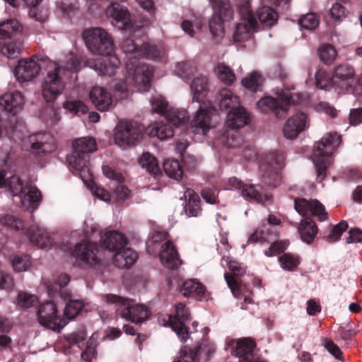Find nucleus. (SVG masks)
I'll list each match as a JSON object with an SVG mask.
<instances>
[{
	"label": "nucleus",
	"mask_w": 362,
	"mask_h": 362,
	"mask_svg": "<svg viewBox=\"0 0 362 362\" xmlns=\"http://www.w3.org/2000/svg\"><path fill=\"white\" fill-rule=\"evenodd\" d=\"M37 302L38 298L33 294L22 291L18 295V303L21 307H33L35 305Z\"/></svg>",
	"instance_id": "59"
},
{
	"label": "nucleus",
	"mask_w": 362,
	"mask_h": 362,
	"mask_svg": "<svg viewBox=\"0 0 362 362\" xmlns=\"http://www.w3.org/2000/svg\"><path fill=\"white\" fill-rule=\"evenodd\" d=\"M89 96L95 108L101 112L108 111L114 104L111 92H90Z\"/></svg>",
	"instance_id": "37"
},
{
	"label": "nucleus",
	"mask_w": 362,
	"mask_h": 362,
	"mask_svg": "<svg viewBox=\"0 0 362 362\" xmlns=\"http://www.w3.org/2000/svg\"><path fill=\"white\" fill-rule=\"evenodd\" d=\"M82 36L87 47L92 53L105 56L103 64H98L86 61V66L98 71L101 75H114L119 66L120 62L113 54L115 47L111 36L100 28L86 29Z\"/></svg>",
	"instance_id": "4"
},
{
	"label": "nucleus",
	"mask_w": 362,
	"mask_h": 362,
	"mask_svg": "<svg viewBox=\"0 0 362 362\" xmlns=\"http://www.w3.org/2000/svg\"><path fill=\"white\" fill-rule=\"evenodd\" d=\"M70 281L69 275L66 274H60L57 279L54 281V284H47L46 286L49 295L53 297L59 293L61 289L64 287Z\"/></svg>",
	"instance_id": "53"
},
{
	"label": "nucleus",
	"mask_w": 362,
	"mask_h": 362,
	"mask_svg": "<svg viewBox=\"0 0 362 362\" xmlns=\"http://www.w3.org/2000/svg\"><path fill=\"white\" fill-rule=\"evenodd\" d=\"M180 291L185 297L193 296L200 300L206 299L205 286L194 279H188L184 281Z\"/></svg>",
	"instance_id": "32"
},
{
	"label": "nucleus",
	"mask_w": 362,
	"mask_h": 362,
	"mask_svg": "<svg viewBox=\"0 0 362 362\" xmlns=\"http://www.w3.org/2000/svg\"><path fill=\"white\" fill-rule=\"evenodd\" d=\"M238 6L241 19L235 26L233 38L235 42H241L256 30L257 22L251 11L250 0H239Z\"/></svg>",
	"instance_id": "12"
},
{
	"label": "nucleus",
	"mask_w": 362,
	"mask_h": 362,
	"mask_svg": "<svg viewBox=\"0 0 362 362\" xmlns=\"http://www.w3.org/2000/svg\"><path fill=\"white\" fill-rule=\"evenodd\" d=\"M40 70V64L36 57L30 59H24L18 62L15 68L14 75L20 83L28 82L35 78Z\"/></svg>",
	"instance_id": "23"
},
{
	"label": "nucleus",
	"mask_w": 362,
	"mask_h": 362,
	"mask_svg": "<svg viewBox=\"0 0 362 362\" xmlns=\"http://www.w3.org/2000/svg\"><path fill=\"white\" fill-rule=\"evenodd\" d=\"M204 92H194L193 102L200 103L199 108L190 124L192 132L196 134H205L211 128V118L216 112L210 102L202 101Z\"/></svg>",
	"instance_id": "11"
},
{
	"label": "nucleus",
	"mask_w": 362,
	"mask_h": 362,
	"mask_svg": "<svg viewBox=\"0 0 362 362\" xmlns=\"http://www.w3.org/2000/svg\"><path fill=\"white\" fill-rule=\"evenodd\" d=\"M316 112L320 113H325L331 117H336L337 115V110L327 102H320L315 106Z\"/></svg>",
	"instance_id": "63"
},
{
	"label": "nucleus",
	"mask_w": 362,
	"mask_h": 362,
	"mask_svg": "<svg viewBox=\"0 0 362 362\" xmlns=\"http://www.w3.org/2000/svg\"><path fill=\"white\" fill-rule=\"evenodd\" d=\"M348 228V223L345 221H341L337 224L332 230L331 233L325 238L327 242L332 243L338 241L342 233Z\"/></svg>",
	"instance_id": "58"
},
{
	"label": "nucleus",
	"mask_w": 362,
	"mask_h": 362,
	"mask_svg": "<svg viewBox=\"0 0 362 362\" xmlns=\"http://www.w3.org/2000/svg\"><path fill=\"white\" fill-rule=\"evenodd\" d=\"M24 98L21 92H6L0 98V105L11 113L16 114L22 110Z\"/></svg>",
	"instance_id": "30"
},
{
	"label": "nucleus",
	"mask_w": 362,
	"mask_h": 362,
	"mask_svg": "<svg viewBox=\"0 0 362 362\" xmlns=\"http://www.w3.org/2000/svg\"><path fill=\"white\" fill-rule=\"evenodd\" d=\"M308 116L305 113H297L291 117L284 127V134L286 139H293L307 127Z\"/></svg>",
	"instance_id": "25"
},
{
	"label": "nucleus",
	"mask_w": 362,
	"mask_h": 362,
	"mask_svg": "<svg viewBox=\"0 0 362 362\" xmlns=\"http://www.w3.org/2000/svg\"><path fill=\"white\" fill-rule=\"evenodd\" d=\"M288 243L287 241H276L273 243L269 249L265 250L264 253L267 257H272L275 256L282 252H284L287 246Z\"/></svg>",
	"instance_id": "61"
},
{
	"label": "nucleus",
	"mask_w": 362,
	"mask_h": 362,
	"mask_svg": "<svg viewBox=\"0 0 362 362\" xmlns=\"http://www.w3.org/2000/svg\"><path fill=\"white\" fill-rule=\"evenodd\" d=\"M99 235L96 230L92 228V234L87 240L78 243L73 250L69 252L77 262L86 267H93L98 264L99 260L97 255L98 247L95 239Z\"/></svg>",
	"instance_id": "14"
},
{
	"label": "nucleus",
	"mask_w": 362,
	"mask_h": 362,
	"mask_svg": "<svg viewBox=\"0 0 362 362\" xmlns=\"http://www.w3.org/2000/svg\"><path fill=\"white\" fill-rule=\"evenodd\" d=\"M151 105L153 112L164 116L175 127L180 129L181 132L187 129L189 118L187 112L173 108L162 95L153 96Z\"/></svg>",
	"instance_id": "10"
},
{
	"label": "nucleus",
	"mask_w": 362,
	"mask_h": 362,
	"mask_svg": "<svg viewBox=\"0 0 362 362\" xmlns=\"http://www.w3.org/2000/svg\"><path fill=\"white\" fill-rule=\"evenodd\" d=\"M163 170L170 178L178 180L182 177L183 173L177 160L168 159L163 163Z\"/></svg>",
	"instance_id": "44"
},
{
	"label": "nucleus",
	"mask_w": 362,
	"mask_h": 362,
	"mask_svg": "<svg viewBox=\"0 0 362 362\" xmlns=\"http://www.w3.org/2000/svg\"><path fill=\"white\" fill-rule=\"evenodd\" d=\"M159 257L161 264L170 269H177L182 263L177 250L171 241H167L161 246Z\"/></svg>",
	"instance_id": "27"
},
{
	"label": "nucleus",
	"mask_w": 362,
	"mask_h": 362,
	"mask_svg": "<svg viewBox=\"0 0 362 362\" xmlns=\"http://www.w3.org/2000/svg\"><path fill=\"white\" fill-rule=\"evenodd\" d=\"M123 182L112 184L111 187L113 189L112 197L118 203H122L130 197V191L125 187Z\"/></svg>",
	"instance_id": "52"
},
{
	"label": "nucleus",
	"mask_w": 362,
	"mask_h": 362,
	"mask_svg": "<svg viewBox=\"0 0 362 362\" xmlns=\"http://www.w3.org/2000/svg\"><path fill=\"white\" fill-rule=\"evenodd\" d=\"M23 27L18 21L8 19L0 23V38H10L20 33Z\"/></svg>",
	"instance_id": "40"
},
{
	"label": "nucleus",
	"mask_w": 362,
	"mask_h": 362,
	"mask_svg": "<svg viewBox=\"0 0 362 362\" xmlns=\"http://www.w3.org/2000/svg\"><path fill=\"white\" fill-rule=\"evenodd\" d=\"M73 148L74 153L66 157L72 173L80 176L93 196L105 202L110 201V193L94 183L93 175L88 165L89 156L86 154L96 151L95 140L88 136L77 139L73 142Z\"/></svg>",
	"instance_id": "2"
},
{
	"label": "nucleus",
	"mask_w": 362,
	"mask_h": 362,
	"mask_svg": "<svg viewBox=\"0 0 362 362\" xmlns=\"http://www.w3.org/2000/svg\"><path fill=\"white\" fill-rule=\"evenodd\" d=\"M122 49L129 55L127 63L128 76L126 83L139 88H148L153 78V70L146 64H135L136 59L141 57L156 59L160 56V50L148 43H144L139 47L138 44L131 39L124 40Z\"/></svg>",
	"instance_id": "1"
},
{
	"label": "nucleus",
	"mask_w": 362,
	"mask_h": 362,
	"mask_svg": "<svg viewBox=\"0 0 362 362\" xmlns=\"http://www.w3.org/2000/svg\"><path fill=\"white\" fill-rule=\"evenodd\" d=\"M138 259L137 253L129 247L122 246L115 252L114 264L119 268H128L136 262Z\"/></svg>",
	"instance_id": "33"
},
{
	"label": "nucleus",
	"mask_w": 362,
	"mask_h": 362,
	"mask_svg": "<svg viewBox=\"0 0 362 362\" xmlns=\"http://www.w3.org/2000/svg\"><path fill=\"white\" fill-rule=\"evenodd\" d=\"M215 351L214 343L203 340L194 349L183 346L180 350L179 358L174 362H204L209 360Z\"/></svg>",
	"instance_id": "16"
},
{
	"label": "nucleus",
	"mask_w": 362,
	"mask_h": 362,
	"mask_svg": "<svg viewBox=\"0 0 362 362\" xmlns=\"http://www.w3.org/2000/svg\"><path fill=\"white\" fill-rule=\"evenodd\" d=\"M11 264L16 272H25L31 266L30 257L27 255H16L11 259Z\"/></svg>",
	"instance_id": "51"
},
{
	"label": "nucleus",
	"mask_w": 362,
	"mask_h": 362,
	"mask_svg": "<svg viewBox=\"0 0 362 362\" xmlns=\"http://www.w3.org/2000/svg\"><path fill=\"white\" fill-rule=\"evenodd\" d=\"M281 267L284 270L292 271L300 264L299 257L291 253H284L279 257Z\"/></svg>",
	"instance_id": "49"
},
{
	"label": "nucleus",
	"mask_w": 362,
	"mask_h": 362,
	"mask_svg": "<svg viewBox=\"0 0 362 362\" xmlns=\"http://www.w3.org/2000/svg\"><path fill=\"white\" fill-rule=\"evenodd\" d=\"M177 71L180 77L187 78L194 74L196 71V66L192 62H182L177 65Z\"/></svg>",
	"instance_id": "60"
},
{
	"label": "nucleus",
	"mask_w": 362,
	"mask_h": 362,
	"mask_svg": "<svg viewBox=\"0 0 362 362\" xmlns=\"http://www.w3.org/2000/svg\"><path fill=\"white\" fill-rule=\"evenodd\" d=\"M228 185L230 189L240 190L242 196L247 200H253L259 204H265L272 200L270 194L259 192L258 185L245 184L237 177H230L228 180Z\"/></svg>",
	"instance_id": "19"
},
{
	"label": "nucleus",
	"mask_w": 362,
	"mask_h": 362,
	"mask_svg": "<svg viewBox=\"0 0 362 362\" xmlns=\"http://www.w3.org/2000/svg\"><path fill=\"white\" fill-rule=\"evenodd\" d=\"M82 36L87 47L92 53L105 56L103 64H98L86 61V66L98 71L101 75H114L119 66L120 62L113 54L115 47L111 36L100 28L86 29Z\"/></svg>",
	"instance_id": "3"
},
{
	"label": "nucleus",
	"mask_w": 362,
	"mask_h": 362,
	"mask_svg": "<svg viewBox=\"0 0 362 362\" xmlns=\"http://www.w3.org/2000/svg\"><path fill=\"white\" fill-rule=\"evenodd\" d=\"M141 136L139 127L129 121H119L115 129L114 141L116 145L126 148L134 145Z\"/></svg>",
	"instance_id": "17"
},
{
	"label": "nucleus",
	"mask_w": 362,
	"mask_h": 362,
	"mask_svg": "<svg viewBox=\"0 0 362 362\" xmlns=\"http://www.w3.org/2000/svg\"><path fill=\"white\" fill-rule=\"evenodd\" d=\"M329 13L334 21H341L346 17L347 11L344 6L336 3L332 6Z\"/></svg>",
	"instance_id": "62"
},
{
	"label": "nucleus",
	"mask_w": 362,
	"mask_h": 362,
	"mask_svg": "<svg viewBox=\"0 0 362 362\" xmlns=\"http://www.w3.org/2000/svg\"><path fill=\"white\" fill-rule=\"evenodd\" d=\"M295 209L301 216L313 215L319 221H325L328 218L325 208L317 199H296L295 200Z\"/></svg>",
	"instance_id": "22"
},
{
	"label": "nucleus",
	"mask_w": 362,
	"mask_h": 362,
	"mask_svg": "<svg viewBox=\"0 0 362 362\" xmlns=\"http://www.w3.org/2000/svg\"><path fill=\"white\" fill-rule=\"evenodd\" d=\"M37 319L40 325L57 332H59L67 324L64 317L57 314V306L53 302L47 301L40 306Z\"/></svg>",
	"instance_id": "18"
},
{
	"label": "nucleus",
	"mask_w": 362,
	"mask_h": 362,
	"mask_svg": "<svg viewBox=\"0 0 362 362\" xmlns=\"http://www.w3.org/2000/svg\"><path fill=\"white\" fill-rule=\"evenodd\" d=\"M23 49L22 44L19 42H11L4 44L1 49V53L8 58H15L18 57Z\"/></svg>",
	"instance_id": "56"
},
{
	"label": "nucleus",
	"mask_w": 362,
	"mask_h": 362,
	"mask_svg": "<svg viewBox=\"0 0 362 362\" xmlns=\"http://www.w3.org/2000/svg\"><path fill=\"white\" fill-rule=\"evenodd\" d=\"M184 197L187 199L185 206V211L189 216L196 217L201 214V199L199 195L191 189H187L185 192Z\"/></svg>",
	"instance_id": "38"
},
{
	"label": "nucleus",
	"mask_w": 362,
	"mask_h": 362,
	"mask_svg": "<svg viewBox=\"0 0 362 362\" xmlns=\"http://www.w3.org/2000/svg\"><path fill=\"white\" fill-rule=\"evenodd\" d=\"M101 247L110 251L116 252L127 245L124 235L117 231H107L100 236Z\"/></svg>",
	"instance_id": "31"
},
{
	"label": "nucleus",
	"mask_w": 362,
	"mask_h": 362,
	"mask_svg": "<svg viewBox=\"0 0 362 362\" xmlns=\"http://www.w3.org/2000/svg\"><path fill=\"white\" fill-rule=\"evenodd\" d=\"M146 133L151 137H156L160 140H166L172 138L175 132L169 124L163 122H156L151 124L146 129Z\"/></svg>",
	"instance_id": "34"
},
{
	"label": "nucleus",
	"mask_w": 362,
	"mask_h": 362,
	"mask_svg": "<svg viewBox=\"0 0 362 362\" xmlns=\"http://www.w3.org/2000/svg\"><path fill=\"white\" fill-rule=\"evenodd\" d=\"M5 175V172L0 170V188H6L13 196H19L25 209H35L41 201L40 192L35 187L24 186L18 176L10 177L4 181Z\"/></svg>",
	"instance_id": "7"
},
{
	"label": "nucleus",
	"mask_w": 362,
	"mask_h": 362,
	"mask_svg": "<svg viewBox=\"0 0 362 362\" xmlns=\"http://www.w3.org/2000/svg\"><path fill=\"white\" fill-rule=\"evenodd\" d=\"M300 93L279 92L276 98L267 96L257 103V108L264 113L272 112L276 117H284L291 105L300 103Z\"/></svg>",
	"instance_id": "9"
},
{
	"label": "nucleus",
	"mask_w": 362,
	"mask_h": 362,
	"mask_svg": "<svg viewBox=\"0 0 362 362\" xmlns=\"http://www.w3.org/2000/svg\"><path fill=\"white\" fill-rule=\"evenodd\" d=\"M83 306V303L80 300H70L66 305L64 316L62 317H64V319L68 322L69 320L74 318L77 315L79 314Z\"/></svg>",
	"instance_id": "48"
},
{
	"label": "nucleus",
	"mask_w": 362,
	"mask_h": 362,
	"mask_svg": "<svg viewBox=\"0 0 362 362\" xmlns=\"http://www.w3.org/2000/svg\"><path fill=\"white\" fill-rule=\"evenodd\" d=\"M218 78L226 85L233 84L236 78L233 71L223 63L218 64L214 69Z\"/></svg>",
	"instance_id": "43"
},
{
	"label": "nucleus",
	"mask_w": 362,
	"mask_h": 362,
	"mask_svg": "<svg viewBox=\"0 0 362 362\" xmlns=\"http://www.w3.org/2000/svg\"><path fill=\"white\" fill-rule=\"evenodd\" d=\"M249 122L250 116L243 106L238 107L235 110L228 112L226 123L230 128H242L247 125Z\"/></svg>",
	"instance_id": "35"
},
{
	"label": "nucleus",
	"mask_w": 362,
	"mask_h": 362,
	"mask_svg": "<svg viewBox=\"0 0 362 362\" xmlns=\"http://www.w3.org/2000/svg\"><path fill=\"white\" fill-rule=\"evenodd\" d=\"M341 142V136L335 132H330L325 135L322 139L315 144L313 161L317 171V180L322 182L326 175V170L331 161L337 147Z\"/></svg>",
	"instance_id": "6"
},
{
	"label": "nucleus",
	"mask_w": 362,
	"mask_h": 362,
	"mask_svg": "<svg viewBox=\"0 0 362 362\" xmlns=\"http://www.w3.org/2000/svg\"><path fill=\"white\" fill-rule=\"evenodd\" d=\"M320 60L326 64H331L336 59L337 52L331 45H323L318 49Z\"/></svg>",
	"instance_id": "47"
},
{
	"label": "nucleus",
	"mask_w": 362,
	"mask_h": 362,
	"mask_svg": "<svg viewBox=\"0 0 362 362\" xmlns=\"http://www.w3.org/2000/svg\"><path fill=\"white\" fill-rule=\"evenodd\" d=\"M259 163V169L264 179H279L280 171L285 166V156L281 152L267 153L262 156Z\"/></svg>",
	"instance_id": "15"
},
{
	"label": "nucleus",
	"mask_w": 362,
	"mask_h": 362,
	"mask_svg": "<svg viewBox=\"0 0 362 362\" xmlns=\"http://www.w3.org/2000/svg\"><path fill=\"white\" fill-rule=\"evenodd\" d=\"M139 164L142 168L146 169L154 176L160 174V169L156 158L148 152L142 154L139 159Z\"/></svg>",
	"instance_id": "41"
},
{
	"label": "nucleus",
	"mask_w": 362,
	"mask_h": 362,
	"mask_svg": "<svg viewBox=\"0 0 362 362\" xmlns=\"http://www.w3.org/2000/svg\"><path fill=\"white\" fill-rule=\"evenodd\" d=\"M258 18L262 25L272 26L277 21L276 12L269 6H262L257 11Z\"/></svg>",
	"instance_id": "45"
},
{
	"label": "nucleus",
	"mask_w": 362,
	"mask_h": 362,
	"mask_svg": "<svg viewBox=\"0 0 362 362\" xmlns=\"http://www.w3.org/2000/svg\"><path fill=\"white\" fill-rule=\"evenodd\" d=\"M106 15L113 19L112 23L119 29L127 30L132 26L128 11L117 3H112L106 9Z\"/></svg>",
	"instance_id": "26"
},
{
	"label": "nucleus",
	"mask_w": 362,
	"mask_h": 362,
	"mask_svg": "<svg viewBox=\"0 0 362 362\" xmlns=\"http://www.w3.org/2000/svg\"><path fill=\"white\" fill-rule=\"evenodd\" d=\"M264 82V78L258 71H252L244 78L242 79L241 83L245 88H257Z\"/></svg>",
	"instance_id": "50"
},
{
	"label": "nucleus",
	"mask_w": 362,
	"mask_h": 362,
	"mask_svg": "<svg viewBox=\"0 0 362 362\" xmlns=\"http://www.w3.org/2000/svg\"><path fill=\"white\" fill-rule=\"evenodd\" d=\"M298 23L301 28L312 30L318 27L320 18L315 13H309L303 16Z\"/></svg>",
	"instance_id": "55"
},
{
	"label": "nucleus",
	"mask_w": 362,
	"mask_h": 362,
	"mask_svg": "<svg viewBox=\"0 0 362 362\" xmlns=\"http://www.w3.org/2000/svg\"><path fill=\"white\" fill-rule=\"evenodd\" d=\"M222 98L220 101V109L223 110L233 111L241 107L240 105V98L233 93V92H227L224 95H221Z\"/></svg>",
	"instance_id": "46"
},
{
	"label": "nucleus",
	"mask_w": 362,
	"mask_h": 362,
	"mask_svg": "<svg viewBox=\"0 0 362 362\" xmlns=\"http://www.w3.org/2000/svg\"><path fill=\"white\" fill-rule=\"evenodd\" d=\"M323 344L326 350L334 356L337 359H342V352L339 347L334 343V341L329 339H325Z\"/></svg>",
	"instance_id": "64"
},
{
	"label": "nucleus",
	"mask_w": 362,
	"mask_h": 362,
	"mask_svg": "<svg viewBox=\"0 0 362 362\" xmlns=\"http://www.w3.org/2000/svg\"><path fill=\"white\" fill-rule=\"evenodd\" d=\"M224 277L233 296L238 300H243L241 308L246 309L245 305L252 303V292L250 289L246 286L239 283L233 276H230L227 274H225Z\"/></svg>",
	"instance_id": "28"
},
{
	"label": "nucleus",
	"mask_w": 362,
	"mask_h": 362,
	"mask_svg": "<svg viewBox=\"0 0 362 362\" xmlns=\"http://www.w3.org/2000/svg\"><path fill=\"white\" fill-rule=\"evenodd\" d=\"M299 233L303 242L308 244L312 243L317 233L315 222L310 218H303L300 223Z\"/></svg>",
	"instance_id": "39"
},
{
	"label": "nucleus",
	"mask_w": 362,
	"mask_h": 362,
	"mask_svg": "<svg viewBox=\"0 0 362 362\" xmlns=\"http://www.w3.org/2000/svg\"><path fill=\"white\" fill-rule=\"evenodd\" d=\"M28 141L30 152L36 155L50 153L57 148L55 139L50 133H38L30 136Z\"/></svg>",
	"instance_id": "21"
},
{
	"label": "nucleus",
	"mask_w": 362,
	"mask_h": 362,
	"mask_svg": "<svg viewBox=\"0 0 362 362\" xmlns=\"http://www.w3.org/2000/svg\"><path fill=\"white\" fill-rule=\"evenodd\" d=\"M176 317L168 315V321L163 325L170 326L176 333L182 341H185L189 337L187 327L182 321L187 320L189 317V313L186 306L182 303H177L175 305Z\"/></svg>",
	"instance_id": "20"
},
{
	"label": "nucleus",
	"mask_w": 362,
	"mask_h": 362,
	"mask_svg": "<svg viewBox=\"0 0 362 362\" xmlns=\"http://www.w3.org/2000/svg\"><path fill=\"white\" fill-rule=\"evenodd\" d=\"M107 304H114L122 318L135 323H141L148 315L149 310L144 305H133L131 300L115 294H106L102 296Z\"/></svg>",
	"instance_id": "8"
},
{
	"label": "nucleus",
	"mask_w": 362,
	"mask_h": 362,
	"mask_svg": "<svg viewBox=\"0 0 362 362\" xmlns=\"http://www.w3.org/2000/svg\"><path fill=\"white\" fill-rule=\"evenodd\" d=\"M25 237L33 245L41 248L51 246L53 243L50 234L45 228L38 226L30 227L26 231Z\"/></svg>",
	"instance_id": "29"
},
{
	"label": "nucleus",
	"mask_w": 362,
	"mask_h": 362,
	"mask_svg": "<svg viewBox=\"0 0 362 362\" xmlns=\"http://www.w3.org/2000/svg\"><path fill=\"white\" fill-rule=\"evenodd\" d=\"M315 83L317 88L324 90L337 89L336 83H333V77L330 78L327 71L320 69L315 74Z\"/></svg>",
	"instance_id": "42"
},
{
	"label": "nucleus",
	"mask_w": 362,
	"mask_h": 362,
	"mask_svg": "<svg viewBox=\"0 0 362 362\" xmlns=\"http://www.w3.org/2000/svg\"><path fill=\"white\" fill-rule=\"evenodd\" d=\"M0 223L13 230H19L24 228V222L21 218L12 214H6L0 218Z\"/></svg>",
	"instance_id": "54"
},
{
	"label": "nucleus",
	"mask_w": 362,
	"mask_h": 362,
	"mask_svg": "<svg viewBox=\"0 0 362 362\" xmlns=\"http://www.w3.org/2000/svg\"><path fill=\"white\" fill-rule=\"evenodd\" d=\"M64 107L79 116L86 115L88 112V107L81 100L67 101L64 104Z\"/></svg>",
	"instance_id": "57"
},
{
	"label": "nucleus",
	"mask_w": 362,
	"mask_h": 362,
	"mask_svg": "<svg viewBox=\"0 0 362 362\" xmlns=\"http://www.w3.org/2000/svg\"><path fill=\"white\" fill-rule=\"evenodd\" d=\"M255 341L250 338H244L235 342L231 353L239 358V362H267L254 353Z\"/></svg>",
	"instance_id": "24"
},
{
	"label": "nucleus",
	"mask_w": 362,
	"mask_h": 362,
	"mask_svg": "<svg viewBox=\"0 0 362 362\" xmlns=\"http://www.w3.org/2000/svg\"><path fill=\"white\" fill-rule=\"evenodd\" d=\"M354 70L346 65H340L335 68L333 75V83H336L338 88H347L353 81Z\"/></svg>",
	"instance_id": "36"
},
{
	"label": "nucleus",
	"mask_w": 362,
	"mask_h": 362,
	"mask_svg": "<svg viewBox=\"0 0 362 362\" xmlns=\"http://www.w3.org/2000/svg\"><path fill=\"white\" fill-rule=\"evenodd\" d=\"M82 57L71 53L66 63L50 62L46 75L41 81L42 90H59L71 78V75L81 69Z\"/></svg>",
	"instance_id": "5"
},
{
	"label": "nucleus",
	"mask_w": 362,
	"mask_h": 362,
	"mask_svg": "<svg viewBox=\"0 0 362 362\" xmlns=\"http://www.w3.org/2000/svg\"><path fill=\"white\" fill-rule=\"evenodd\" d=\"M214 13L209 21V26L213 37L218 40L224 35L223 21L232 18L233 11L228 0H211Z\"/></svg>",
	"instance_id": "13"
}]
</instances>
